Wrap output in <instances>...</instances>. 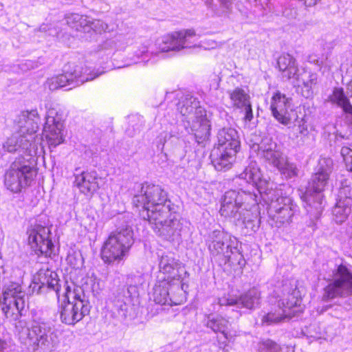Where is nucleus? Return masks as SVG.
<instances>
[{
    "instance_id": "f257e3e1",
    "label": "nucleus",
    "mask_w": 352,
    "mask_h": 352,
    "mask_svg": "<svg viewBox=\"0 0 352 352\" xmlns=\"http://www.w3.org/2000/svg\"><path fill=\"white\" fill-rule=\"evenodd\" d=\"M236 226L256 232L259 227L257 195L253 192L230 190L226 192L219 211Z\"/></svg>"
},
{
    "instance_id": "f03ea898",
    "label": "nucleus",
    "mask_w": 352,
    "mask_h": 352,
    "mask_svg": "<svg viewBox=\"0 0 352 352\" xmlns=\"http://www.w3.org/2000/svg\"><path fill=\"white\" fill-rule=\"evenodd\" d=\"M333 164V160L330 157H320L309 186L304 192H301L300 194L311 218L318 219L322 212L324 206L322 192L328 184Z\"/></svg>"
},
{
    "instance_id": "7ed1b4c3",
    "label": "nucleus",
    "mask_w": 352,
    "mask_h": 352,
    "mask_svg": "<svg viewBox=\"0 0 352 352\" xmlns=\"http://www.w3.org/2000/svg\"><path fill=\"white\" fill-rule=\"evenodd\" d=\"M177 110L185 118L198 144L209 140L210 120L206 109L199 105L197 98L190 94L182 96L177 104Z\"/></svg>"
},
{
    "instance_id": "20e7f679",
    "label": "nucleus",
    "mask_w": 352,
    "mask_h": 352,
    "mask_svg": "<svg viewBox=\"0 0 352 352\" xmlns=\"http://www.w3.org/2000/svg\"><path fill=\"white\" fill-rule=\"evenodd\" d=\"M241 146L238 131L233 128H223L217 135V142L210 153V159L218 171L230 169Z\"/></svg>"
},
{
    "instance_id": "39448f33",
    "label": "nucleus",
    "mask_w": 352,
    "mask_h": 352,
    "mask_svg": "<svg viewBox=\"0 0 352 352\" xmlns=\"http://www.w3.org/2000/svg\"><path fill=\"white\" fill-rule=\"evenodd\" d=\"M286 187L280 184L273 191H269L263 199L267 205V214L273 227L281 228L289 225L295 214L298 212V206L292 198L283 194Z\"/></svg>"
},
{
    "instance_id": "423d86ee",
    "label": "nucleus",
    "mask_w": 352,
    "mask_h": 352,
    "mask_svg": "<svg viewBox=\"0 0 352 352\" xmlns=\"http://www.w3.org/2000/svg\"><path fill=\"white\" fill-rule=\"evenodd\" d=\"M278 66L283 78L292 80L294 86L300 89L306 98H311L318 84V74L305 68L299 69L296 60L289 54H282L278 59Z\"/></svg>"
},
{
    "instance_id": "0eeeda50",
    "label": "nucleus",
    "mask_w": 352,
    "mask_h": 352,
    "mask_svg": "<svg viewBox=\"0 0 352 352\" xmlns=\"http://www.w3.org/2000/svg\"><path fill=\"white\" fill-rule=\"evenodd\" d=\"M211 243L209 250L213 256L217 257L220 262L230 266L245 265V261L241 252L239 250L237 239L220 230H214L210 235Z\"/></svg>"
},
{
    "instance_id": "6e6552de",
    "label": "nucleus",
    "mask_w": 352,
    "mask_h": 352,
    "mask_svg": "<svg viewBox=\"0 0 352 352\" xmlns=\"http://www.w3.org/2000/svg\"><path fill=\"white\" fill-rule=\"evenodd\" d=\"M252 150L257 151L258 155L276 168L283 177L290 179L298 175V169L296 165L288 161L287 157L272 139H263L261 144H253Z\"/></svg>"
},
{
    "instance_id": "1a4fd4ad",
    "label": "nucleus",
    "mask_w": 352,
    "mask_h": 352,
    "mask_svg": "<svg viewBox=\"0 0 352 352\" xmlns=\"http://www.w3.org/2000/svg\"><path fill=\"white\" fill-rule=\"evenodd\" d=\"M31 160L21 155L10 164L4 175V184L8 190L18 193L30 186L36 175Z\"/></svg>"
},
{
    "instance_id": "9d476101",
    "label": "nucleus",
    "mask_w": 352,
    "mask_h": 352,
    "mask_svg": "<svg viewBox=\"0 0 352 352\" xmlns=\"http://www.w3.org/2000/svg\"><path fill=\"white\" fill-rule=\"evenodd\" d=\"M157 44L161 52L180 51L191 47L210 50L217 47V43L213 40L205 39L198 42L192 30H184L165 35L157 40Z\"/></svg>"
},
{
    "instance_id": "9b49d317",
    "label": "nucleus",
    "mask_w": 352,
    "mask_h": 352,
    "mask_svg": "<svg viewBox=\"0 0 352 352\" xmlns=\"http://www.w3.org/2000/svg\"><path fill=\"white\" fill-rule=\"evenodd\" d=\"M63 298L64 302L60 307V318L63 322L74 324L89 314V302L81 288L72 290L67 286Z\"/></svg>"
},
{
    "instance_id": "f8f14e48",
    "label": "nucleus",
    "mask_w": 352,
    "mask_h": 352,
    "mask_svg": "<svg viewBox=\"0 0 352 352\" xmlns=\"http://www.w3.org/2000/svg\"><path fill=\"white\" fill-rule=\"evenodd\" d=\"M158 198L155 199V214H169L168 218L161 221L157 227L159 235L170 241H179L181 239V230L182 228L178 215L170 213V201L168 199L167 193L161 188L155 187V195Z\"/></svg>"
},
{
    "instance_id": "ddd939ff",
    "label": "nucleus",
    "mask_w": 352,
    "mask_h": 352,
    "mask_svg": "<svg viewBox=\"0 0 352 352\" xmlns=\"http://www.w3.org/2000/svg\"><path fill=\"white\" fill-rule=\"evenodd\" d=\"M133 243V230L131 227L125 226L118 229L109 235L102 247V260L109 264L121 261Z\"/></svg>"
},
{
    "instance_id": "4468645a",
    "label": "nucleus",
    "mask_w": 352,
    "mask_h": 352,
    "mask_svg": "<svg viewBox=\"0 0 352 352\" xmlns=\"http://www.w3.org/2000/svg\"><path fill=\"white\" fill-rule=\"evenodd\" d=\"M1 309L7 318L18 320L25 307L27 294L22 285L16 282L6 283L3 287Z\"/></svg>"
},
{
    "instance_id": "2eb2a0df",
    "label": "nucleus",
    "mask_w": 352,
    "mask_h": 352,
    "mask_svg": "<svg viewBox=\"0 0 352 352\" xmlns=\"http://www.w3.org/2000/svg\"><path fill=\"white\" fill-rule=\"evenodd\" d=\"M64 72L65 73L63 74L48 78L45 86L52 91L69 86L67 90H70L85 82L94 80L102 74V72H94L87 67L83 68L82 71H78L75 69L73 72H69L65 69Z\"/></svg>"
},
{
    "instance_id": "dca6fc26",
    "label": "nucleus",
    "mask_w": 352,
    "mask_h": 352,
    "mask_svg": "<svg viewBox=\"0 0 352 352\" xmlns=\"http://www.w3.org/2000/svg\"><path fill=\"white\" fill-rule=\"evenodd\" d=\"M352 294V271L343 265L333 271L332 282L324 289L322 300L327 301L337 296H344Z\"/></svg>"
},
{
    "instance_id": "f3484780",
    "label": "nucleus",
    "mask_w": 352,
    "mask_h": 352,
    "mask_svg": "<svg viewBox=\"0 0 352 352\" xmlns=\"http://www.w3.org/2000/svg\"><path fill=\"white\" fill-rule=\"evenodd\" d=\"M300 300L293 294H288L287 297L278 302V310L270 311L261 316V324L263 327H267L277 324L285 318H292L300 311Z\"/></svg>"
},
{
    "instance_id": "a211bd4d",
    "label": "nucleus",
    "mask_w": 352,
    "mask_h": 352,
    "mask_svg": "<svg viewBox=\"0 0 352 352\" xmlns=\"http://www.w3.org/2000/svg\"><path fill=\"white\" fill-rule=\"evenodd\" d=\"M238 177L252 185V187L259 193L262 199L267 196L269 191H273L275 188L278 187L272 181L263 176L261 168L255 161L251 160Z\"/></svg>"
},
{
    "instance_id": "6ab92c4d",
    "label": "nucleus",
    "mask_w": 352,
    "mask_h": 352,
    "mask_svg": "<svg viewBox=\"0 0 352 352\" xmlns=\"http://www.w3.org/2000/svg\"><path fill=\"white\" fill-rule=\"evenodd\" d=\"M63 127L62 114L56 108L48 109L43 131L50 148H55L63 142Z\"/></svg>"
},
{
    "instance_id": "aec40b11",
    "label": "nucleus",
    "mask_w": 352,
    "mask_h": 352,
    "mask_svg": "<svg viewBox=\"0 0 352 352\" xmlns=\"http://www.w3.org/2000/svg\"><path fill=\"white\" fill-rule=\"evenodd\" d=\"M50 230L41 225H34L27 230L28 244L32 251L37 255L50 256L54 244L50 239Z\"/></svg>"
},
{
    "instance_id": "412c9836",
    "label": "nucleus",
    "mask_w": 352,
    "mask_h": 352,
    "mask_svg": "<svg viewBox=\"0 0 352 352\" xmlns=\"http://www.w3.org/2000/svg\"><path fill=\"white\" fill-rule=\"evenodd\" d=\"M270 110L277 121L287 125L292 120L290 112L293 111L292 99L280 91H276L271 98Z\"/></svg>"
},
{
    "instance_id": "4be33fe9",
    "label": "nucleus",
    "mask_w": 352,
    "mask_h": 352,
    "mask_svg": "<svg viewBox=\"0 0 352 352\" xmlns=\"http://www.w3.org/2000/svg\"><path fill=\"white\" fill-rule=\"evenodd\" d=\"M19 338L30 352H51L52 350L45 331H19Z\"/></svg>"
},
{
    "instance_id": "5701e85b",
    "label": "nucleus",
    "mask_w": 352,
    "mask_h": 352,
    "mask_svg": "<svg viewBox=\"0 0 352 352\" xmlns=\"http://www.w3.org/2000/svg\"><path fill=\"white\" fill-rule=\"evenodd\" d=\"M39 117L36 109L22 111L17 118L19 133L30 143H36V133L38 129Z\"/></svg>"
},
{
    "instance_id": "b1692460",
    "label": "nucleus",
    "mask_w": 352,
    "mask_h": 352,
    "mask_svg": "<svg viewBox=\"0 0 352 352\" xmlns=\"http://www.w3.org/2000/svg\"><path fill=\"white\" fill-rule=\"evenodd\" d=\"M3 148L8 153L22 151L25 159L32 160V157L36 155L37 144L26 141L18 131L12 134L3 144Z\"/></svg>"
},
{
    "instance_id": "393cba45",
    "label": "nucleus",
    "mask_w": 352,
    "mask_h": 352,
    "mask_svg": "<svg viewBox=\"0 0 352 352\" xmlns=\"http://www.w3.org/2000/svg\"><path fill=\"white\" fill-rule=\"evenodd\" d=\"M228 93L232 107L240 110V112L244 114L243 120L245 122H251L253 119V113L248 93L239 87L228 91Z\"/></svg>"
},
{
    "instance_id": "a878e982",
    "label": "nucleus",
    "mask_w": 352,
    "mask_h": 352,
    "mask_svg": "<svg viewBox=\"0 0 352 352\" xmlns=\"http://www.w3.org/2000/svg\"><path fill=\"white\" fill-rule=\"evenodd\" d=\"M98 179L96 171H83L75 175L74 184L81 193L91 196L99 188Z\"/></svg>"
},
{
    "instance_id": "bb28decb",
    "label": "nucleus",
    "mask_w": 352,
    "mask_h": 352,
    "mask_svg": "<svg viewBox=\"0 0 352 352\" xmlns=\"http://www.w3.org/2000/svg\"><path fill=\"white\" fill-rule=\"evenodd\" d=\"M260 302V292L254 287L242 295L239 299L237 298H221L219 300V303L221 306L223 305H236L239 307L241 305L247 309H254Z\"/></svg>"
},
{
    "instance_id": "cd10ccee",
    "label": "nucleus",
    "mask_w": 352,
    "mask_h": 352,
    "mask_svg": "<svg viewBox=\"0 0 352 352\" xmlns=\"http://www.w3.org/2000/svg\"><path fill=\"white\" fill-rule=\"evenodd\" d=\"M138 294L137 287L135 285H129L118 289L114 294L113 303L115 309L122 317L125 318L127 314L128 305L131 299Z\"/></svg>"
},
{
    "instance_id": "c85d7f7f",
    "label": "nucleus",
    "mask_w": 352,
    "mask_h": 352,
    "mask_svg": "<svg viewBox=\"0 0 352 352\" xmlns=\"http://www.w3.org/2000/svg\"><path fill=\"white\" fill-rule=\"evenodd\" d=\"M35 281L40 284L38 292H42L44 289L54 291L58 298L60 297L59 292L60 285L59 284V278L58 274L49 269H41L36 276L34 278Z\"/></svg>"
},
{
    "instance_id": "c756f323",
    "label": "nucleus",
    "mask_w": 352,
    "mask_h": 352,
    "mask_svg": "<svg viewBox=\"0 0 352 352\" xmlns=\"http://www.w3.org/2000/svg\"><path fill=\"white\" fill-rule=\"evenodd\" d=\"M148 186H146V189L144 190V195L141 197L135 196L133 201H140V198L142 199L143 206L142 210L140 211V217L146 221H148L149 223H153V215H154V198L151 191H148Z\"/></svg>"
},
{
    "instance_id": "7c9ffc66",
    "label": "nucleus",
    "mask_w": 352,
    "mask_h": 352,
    "mask_svg": "<svg viewBox=\"0 0 352 352\" xmlns=\"http://www.w3.org/2000/svg\"><path fill=\"white\" fill-rule=\"evenodd\" d=\"M351 199L346 197L344 199L341 198L337 201L335 207L333 209V215L334 220L337 223H343L351 213Z\"/></svg>"
},
{
    "instance_id": "2f4dec72",
    "label": "nucleus",
    "mask_w": 352,
    "mask_h": 352,
    "mask_svg": "<svg viewBox=\"0 0 352 352\" xmlns=\"http://www.w3.org/2000/svg\"><path fill=\"white\" fill-rule=\"evenodd\" d=\"M66 23L77 32H89V16L79 14H70L65 17Z\"/></svg>"
},
{
    "instance_id": "473e14b6",
    "label": "nucleus",
    "mask_w": 352,
    "mask_h": 352,
    "mask_svg": "<svg viewBox=\"0 0 352 352\" xmlns=\"http://www.w3.org/2000/svg\"><path fill=\"white\" fill-rule=\"evenodd\" d=\"M330 101L341 107L346 113H352V105L341 88H335L329 96Z\"/></svg>"
},
{
    "instance_id": "72a5a7b5",
    "label": "nucleus",
    "mask_w": 352,
    "mask_h": 352,
    "mask_svg": "<svg viewBox=\"0 0 352 352\" xmlns=\"http://www.w3.org/2000/svg\"><path fill=\"white\" fill-rule=\"evenodd\" d=\"M205 4L216 14L228 12L232 8L231 0H204Z\"/></svg>"
},
{
    "instance_id": "f704fd0d",
    "label": "nucleus",
    "mask_w": 352,
    "mask_h": 352,
    "mask_svg": "<svg viewBox=\"0 0 352 352\" xmlns=\"http://www.w3.org/2000/svg\"><path fill=\"white\" fill-rule=\"evenodd\" d=\"M206 325L212 331L223 330L229 327L230 322L221 316L210 314L207 317Z\"/></svg>"
},
{
    "instance_id": "c9c22d12",
    "label": "nucleus",
    "mask_w": 352,
    "mask_h": 352,
    "mask_svg": "<svg viewBox=\"0 0 352 352\" xmlns=\"http://www.w3.org/2000/svg\"><path fill=\"white\" fill-rule=\"evenodd\" d=\"M142 117L139 115H131L129 116L128 127L126 129V133L133 137L140 133L143 126Z\"/></svg>"
},
{
    "instance_id": "e433bc0d",
    "label": "nucleus",
    "mask_w": 352,
    "mask_h": 352,
    "mask_svg": "<svg viewBox=\"0 0 352 352\" xmlns=\"http://www.w3.org/2000/svg\"><path fill=\"white\" fill-rule=\"evenodd\" d=\"M175 262L172 258L167 256H162L159 263L160 272L167 274V279H168L175 270Z\"/></svg>"
},
{
    "instance_id": "4c0bfd02",
    "label": "nucleus",
    "mask_w": 352,
    "mask_h": 352,
    "mask_svg": "<svg viewBox=\"0 0 352 352\" xmlns=\"http://www.w3.org/2000/svg\"><path fill=\"white\" fill-rule=\"evenodd\" d=\"M257 351L258 352H281V347L274 341L267 339L258 343Z\"/></svg>"
},
{
    "instance_id": "58836bf2",
    "label": "nucleus",
    "mask_w": 352,
    "mask_h": 352,
    "mask_svg": "<svg viewBox=\"0 0 352 352\" xmlns=\"http://www.w3.org/2000/svg\"><path fill=\"white\" fill-rule=\"evenodd\" d=\"M159 293L160 296L155 297V304L160 305H170L172 300L169 298V292L167 287L159 286L155 287V294Z\"/></svg>"
},
{
    "instance_id": "ea45409f",
    "label": "nucleus",
    "mask_w": 352,
    "mask_h": 352,
    "mask_svg": "<svg viewBox=\"0 0 352 352\" xmlns=\"http://www.w3.org/2000/svg\"><path fill=\"white\" fill-rule=\"evenodd\" d=\"M252 2V0H249ZM254 12L258 15H263L267 11L271 10L270 0H253Z\"/></svg>"
},
{
    "instance_id": "a19ab883",
    "label": "nucleus",
    "mask_w": 352,
    "mask_h": 352,
    "mask_svg": "<svg viewBox=\"0 0 352 352\" xmlns=\"http://www.w3.org/2000/svg\"><path fill=\"white\" fill-rule=\"evenodd\" d=\"M89 32L94 31V32L101 34L103 32H106L108 29V25L99 19H93L89 16Z\"/></svg>"
},
{
    "instance_id": "79ce46f5",
    "label": "nucleus",
    "mask_w": 352,
    "mask_h": 352,
    "mask_svg": "<svg viewBox=\"0 0 352 352\" xmlns=\"http://www.w3.org/2000/svg\"><path fill=\"white\" fill-rule=\"evenodd\" d=\"M301 333L307 338L309 343L318 341L321 344L322 340H327L325 337L327 331H301Z\"/></svg>"
},
{
    "instance_id": "37998d69",
    "label": "nucleus",
    "mask_w": 352,
    "mask_h": 352,
    "mask_svg": "<svg viewBox=\"0 0 352 352\" xmlns=\"http://www.w3.org/2000/svg\"><path fill=\"white\" fill-rule=\"evenodd\" d=\"M340 153L345 162L346 169L352 172V149L348 146H342Z\"/></svg>"
},
{
    "instance_id": "c03bdc74",
    "label": "nucleus",
    "mask_w": 352,
    "mask_h": 352,
    "mask_svg": "<svg viewBox=\"0 0 352 352\" xmlns=\"http://www.w3.org/2000/svg\"><path fill=\"white\" fill-rule=\"evenodd\" d=\"M308 61L311 63H314L318 66L320 69H322L323 67H329V65L327 64V58L324 56H322L321 58H318L315 54H311L308 58Z\"/></svg>"
},
{
    "instance_id": "a18cd8bd",
    "label": "nucleus",
    "mask_w": 352,
    "mask_h": 352,
    "mask_svg": "<svg viewBox=\"0 0 352 352\" xmlns=\"http://www.w3.org/2000/svg\"><path fill=\"white\" fill-rule=\"evenodd\" d=\"M116 49V43L114 41L109 39L103 42L99 45V51H104L107 54H110Z\"/></svg>"
},
{
    "instance_id": "49530a36",
    "label": "nucleus",
    "mask_w": 352,
    "mask_h": 352,
    "mask_svg": "<svg viewBox=\"0 0 352 352\" xmlns=\"http://www.w3.org/2000/svg\"><path fill=\"white\" fill-rule=\"evenodd\" d=\"M201 352H229L228 349L221 348L215 344L211 345H206L203 346L201 349Z\"/></svg>"
},
{
    "instance_id": "de8ad7c7",
    "label": "nucleus",
    "mask_w": 352,
    "mask_h": 352,
    "mask_svg": "<svg viewBox=\"0 0 352 352\" xmlns=\"http://www.w3.org/2000/svg\"><path fill=\"white\" fill-rule=\"evenodd\" d=\"M219 82L220 78L216 75L213 76L210 84V89L217 90L219 86Z\"/></svg>"
},
{
    "instance_id": "09e8293b",
    "label": "nucleus",
    "mask_w": 352,
    "mask_h": 352,
    "mask_svg": "<svg viewBox=\"0 0 352 352\" xmlns=\"http://www.w3.org/2000/svg\"><path fill=\"white\" fill-rule=\"evenodd\" d=\"M298 129H299L300 133H301L303 135H307L308 130H307V126L305 124V122H302V124H300L298 126Z\"/></svg>"
},
{
    "instance_id": "8fccbe9b",
    "label": "nucleus",
    "mask_w": 352,
    "mask_h": 352,
    "mask_svg": "<svg viewBox=\"0 0 352 352\" xmlns=\"http://www.w3.org/2000/svg\"><path fill=\"white\" fill-rule=\"evenodd\" d=\"M219 335L217 336V338L219 340H222L223 338L228 339L230 331H219Z\"/></svg>"
},
{
    "instance_id": "3c124183",
    "label": "nucleus",
    "mask_w": 352,
    "mask_h": 352,
    "mask_svg": "<svg viewBox=\"0 0 352 352\" xmlns=\"http://www.w3.org/2000/svg\"><path fill=\"white\" fill-rule=\"evenodd\" d=\"M8 347L7 342L1 338H0V352H4V350Z\"/></svg>"
},
{
    "instance_id": "603ef678",
    "label": "nucleus",
    "mask_w": 352,
    "mask_h": 352,
    "mask_svg": "<svg viewBox=\"0 0 352 352\" xmlns=\"http://www.w3.org/2000/svg\"><path fill=\"white\" fill-rule=\"evenodd\" d=\"M347 90H348V93L350 94L351 97L352 98V80L348 84Z\"/></svg>"
},
{
    "instance_id": "864d4df0",
    "label": "nucleus",
    "mask_w": 352,
    "mask_h": 352,
    "mask_svg": "<svg viewBox=\"0 0 352 352\" xmlns=\"http://www.w3.org/2000/svg\"><path fill=\"white\" fill-rule=\"evenodd\" d=\"M47 29V25H42L39 28V31L41 32H46Z\"/></svg>"
},
{
    "instance_id": "5fc2aeb1",
    "label": "nucleus",
    "mask_w": 352,
    "mask_h": 352,
    "mask_svg": "<svg viewBox=\"0 0 352 352\" xmlns=\"http://www.w3.org/2000/svg\"><path fill=\"white\" fill-rule=\"evenodd\" d=\"M327 308H328V306H326L325 308L322 307V309L321 310L318 309V312H319L320 314H322L323 311L327 310Z\"/></svg>"
},
{
    "instance_id": "6e6d98bb",
    "label": "nucleus",
    "mask_w": 352,
    "mask_h": 352,
    "mask_svg": "<svg viewBox=\"0 0 352 352\" xmlns=\"http://www.w3.org/2000/svg\"><path fill=\"white\" fill-rule=\"evenodd\" d=\"M38 330L39 331L45 330V327H39Z\"/></svg>"
},
{
    "instance_id": "4d7b16f0",
    "label": "nucleus",
    "mask_w": 352,
    "mask_h": 352,
    "mask_svg": "<svg viewBox=\"0 0 352 352\" xmlns=\"http://www.w3.org/2000/svg\"><path fill=\"white\" fill-rule=\"evenodd\" d=\"M283 14H284V15H285V16H287V14H286V12H285V11L283 12Z\"/></svg>"
}]
</instances>
